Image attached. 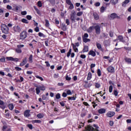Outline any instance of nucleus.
Wrapping results in <instances>:
<instances>
[{"label": "nucleus", "instance_id": "f257e3e1", "mask_svg": "<svg viewBox=\"0 0 131 131\" xmlns=\"http://www.w3.org/2000/svg\"><path fill=\"white\" fill-rule=\"evenodd\" d=\"M70 19L72 23H75V20H76V21H79V20H80V18L79 17H77L76 16V12L74 10L71 11L70 14Z\"/></svg>", "mask_w": 131, "mask_h": 131}, {"label": "nucleus", "instance_id": "f03ea898", "mask_svg": "<svg viewBox=\"0 0 131 131\" xmlns=\"http://www.w3.org/2000/svg\"><path fill=\"white\" fill-rule=\"evenodd\" d=\"M34 86L36 88L35 89L37 95H39L40 91H46V87L43 85H38L36 83H34Z\"/></svg>", "mask_w": 131, "mask_h": 131}, {"label": "nucleus", "instance_id": "7ed1b4c3", "mask_svg": "<svg viewBox=\"0 0 131 131\" xmlns=\"http://www.w3.org/2000/svg\"><path fill=\"white\" fill-rule=\"evenodd\" d=\"M1 29L2 32L5 34H8L9 33V27H8V26L6 25L5 24H2L1 25Z\"/></svg>", "mask_w": 131, "mask_h": 131}, {"label": "nucleus", "instance_id": "20e7f679", "mask_svg": "<svg viewBox=\"0 0 131 131\" xmlns=\"http://www.w3.org/2000/svg\"><path fill=\"white\" fill-rule=\"evenodd\" d=\"M27 37V32L26 31H24L21 32L20 34V39H21L22 40L25 39Z\"/></svg>", "mask_w": 131, "mask_h": 131}, {"label": "nucleus", "instance_id": "39448f33", "mask_svg": "<svg viewBox=\"0 0 131 131\" xmlns=\"http://www.w3.org/2000/svg\"><path fill=\"white\" fill-rule=\"evenodd\" d=\"M66 2L67 5H69V6H70V7H69V9H70V10H73V9H74V5L73 4L71 0H66Z\"/></svg>", "mask_w": 131, "mask_h": 131}, {"label": "nucleus", "instance_id": "423d86ee", "mask_svg": "<svg viewBox=\"0 0 131 131\" xmlns=\"http://www.w3.org/2000/svg\"><path fill=\"white\" fill-rule=\"evenodd\" d=\"M110 18L111 20H114V19H116V18L120 19V17L118 16L116 13H113L110 15Z\"/></svg>", "mask_w": 131, "mask_h": 131}, {"label": "nucleus", "instance_id": "0eeeda50", "mask_svg": "<svg viewBox=\"0 0 131 131\" xmlns=\"http://www.w3.org/2000/svg\"><path fill=\"white\" fill-rule=\"evenodd\" d=\"M94 29L95 30L96 34H98V35L101 33V27H100V26L97 25L94 26Z\"/></svg>", "mask_w": 131, "mask_h": 131}, {"label": "nucleus", "instance_id": "6e6552de", "mask_svg": "<svg viewBox=\"0 0 131 131\" xmlns=\"http://www.w3.org/2000/svg\"><path fill=\"white\" fill-rule=\"evenodd\" d=\"M106 70L110 73H114L115 72V69L112 66L108 67Z\"/></svg>", "mask_w": 131, "mask_h": 131}, {"label": "nucleus", "instance_id": "1a4fd4ad", "mask_svg": "<svg viewBox=\"0 0 131 131\" xmlns=\"http://www.w3.org/2000/svg\"><path fill=\"white\" fill-rule=\"evenodd\" d=\"M13 30L15 32H20L21 31V28L19 26H15L13 27Z\"/></svg>", "mask_w": 131, "mask_h": 131}, {"label": "nucleus", "instance_id": "9d476101", "mask_svg": "<svg viewBox=\"0 0 131 131\" xmlns=\"http://www.w3.org/2000/svg\"><path fill=\"white\" fill-rule=\"evenodd\" d=\"M115 115V112H108L106 114V116L107 117H113V116H114Z\"/></svg>", "mask_w": 131, "mask_h": 131}, {"label": "nucleus", "instance_id": "9b49d317", "mask_svg": "<svg viewBox=\"0 0 131 131\" xmlns=\"http://www.w3.org/2000/svg\"><path fill=\"white\" fill-rule=\"evenodd\" d=\"M24 116L25 117H29L30 116V110H26L24 112Z\"/></svg>", "mask_w": 131, "mask_h": 131}, {"label": "nucleus", "instance_id": "f8f14e48", "mask_svg": "<svg viewBox=\"0 0 131 131\" xmlns=\"http://www.w3.org/2000/svg\"><path fill=\"white\" fill-rule=\"evenodd\" d=\"M118 40L123 42V43H125V40H123V36L122 35H119L118 36Z\"/></svg>", "mask_w": 131, "mask_h": 131}, {"label": "nucleus", "instance_id": "ddd939ff", "mask_svg": "<svg viewBox=\"0 0 131 131\" xmlns=\"http://www.w3.org/2000/svg\"><path fill=\"white\" fill-rule=\"evenodd\" d=\"M96 47L97 49H98V50H100V51H101V52L104 51V49H103V48H102V45L100 44V43H97Z\"/></svg>", "mask_w": 131, "mask_h": 131}, {"label": "nucleus", "instance_id": "4468645a", "mask_svg": "<svg viewBox=\"0 0 131 131\" xmlns=\"http://www.w3.org/2000/svg\"><path fill=\"white\" fill-rule=\"evenodd\" d=\"M26 63H27V58H25L23 59V62L20 63V66H24Z\"/></svg>", "mask_w": 131, "mask_h": 131}, {"label": "nucleus", "instance_id": "2eb2a0df", "mask_svg": "<svg viewBox=\"0 0 131 131\" xmlns=\"http://www.w3.org/2000/svg\"><path fill=\"white\" fill-rule=\"evenodd\" d=\"M98 113L100 114H103L104 113H106V109L105 108H100L99 110H98Z\"/></svg>", "mask_w": 131, "mask_h": 131}, {"label": "nucleus", "instance_id": "dca6fc26", "mask_svg": "<svg viewBox=\"0 0 131 131\" xmlns=\"http://www.w3.org/2000/svg\"><path fill=\"white\" fill-rule=\"evenodd\" d=\"M119 0H111L110 1V3L112 5H117V4H118V1Z\"/></svg>", "mask_w": 131, "mask_h": 131}, {"label": "nucleus", "instance_id": "f3484780", "mask_svg": "<svg viewBox=\"0 0 131 131\" xmlns=\"http://www.w3.org/2000/svg\"><path fill=\"white\" fill-rule=\"evenodd\" d=\"M8 108L10 110H11V111H13V109H14V108H15V106L14 105V104L13 103H10L9 104H8Z\"/></svg>", "mask_w": 131, "mask_h": 131}, {"label": "nucleus", "instance_id": "a211bd4d", "mask_svg": "<svg viewBox=\"0 0 131 131\" xmlns=\"http://www.w3.org/2000/svg\"><path fill=\"white\" fill-rule=\"evenodd\" d=\"M89 55H90L91 56H92V57H96V52L93 50H91L89 52Z\"/></svg>", "mask_w": 131, "mask_h": 131}, {"label": "nucleus", "instance_id": "6ab92c4d", "mask_svg": "<svg viewBox=\"0 0 131 131\" xmlns=\"http://www.w3.org/2000/svg\"><path fill=\"white\" fill-rule=\"evenodd\" d=\"M37 117L38 118H39V119H40L41 118H43V117H45V114H43L42 113H39L37 115Z\"/></svg>", "mask_w": 131, "mask_h": 131}, {"label": "nucleus", "instance_id": "aec40b11", "mask_svg": "<svg viewBox=\"0 0 131 131\" xmlns=\"http://www.w3.org/2000/svg\"><path fill=\"white\" fill-rule=\"evenodd\" d=\"M125 62L127 64H131V59L128 57H125L124 59Z\"/></svg>", "mask_w": 131, "mask_h": 131}, {"label": "nucleus", "instance_id": "412c9836", "mask_svg": "<svg viewBox=\"0 0 131 131\" xmlns=\"http://www.w3.org/2000/svg\"><path fill=\"white\" fill-rule=\"evenodd\" d=\"M82 52L83 53H86V52H89V46H84Z\"/></svg>", "mask_w": 131, "mask_h": 131}, {"label": "nucleus", "instance_id": "4be33fe9", "mask_svg": "<svg viewBox=\"0 0 131 131\" xmlns=\"http://www.w3.org/2000/svg\"><path fill=\"white\" fill-rule=\"evenodd\" d=\"M73 46V49L76 53H78V49L76 47V46L73 43H72Z\"/></svg>", "mask_w": 131, "mask_h": 131}, {"label": "nucleus", "instance_id": "5701e85b", "mask_svg": "<svg viewBox=\"0 0 131 131\" xmlns=\"http://www.w3.org/2000/svg\"><path fill=\"white\" fill-rule=\"evenodd\" d=\"M29 62L30 63L33 62V55H32V54H31L29 57Z\"/></svg>", "mask_w": 131, "mask_h": 131}, {"label": "nucleus", "instance_id": "b1692460", "mask_svg": "<svg viewBox=\"0 0 131 131\" xmlns=\"http://www.w3.org/2000/svg\"><path fill=\"white\" fill-rule=\"evenodd\" d=\"M34 10H35V11H36L37 14H38V15H41V13H40V11L37 9L36 6H34Z\"/></svg>", "mask_w": 131, "mask_h": 131}, {"label": "nucleus", "instance_id": "393cba45", "mask_svg": "<svg viewBox=\"0 0 131 131\" xmlns=\"http://www.w3.org/2000/svg\"><path fill=\"white\" fill-rule=\"evenodd\" d=\"M61 29L63 30V31H66V30H67V26H66V25L62 24L61 26Z\"/></svg>", "mask_w": 131, "mask_h": 131}, {"label": "nucleus", "instance_id": "a878e982", "mask_svg": "<svg viewBox=\"0 0 131 131\" xmlns=\"http://www.w3.org/2000/svg\"><path fill=\"white\" fill-rule=\"evenodd\" d=\"M128 3H129V0H125L122 3V7H125V6H126V5L128 4Z\"/></svg>", "mask_w": 131, "mask_h": 131}, {"label": "nucleus", "instance_id": "bb28decb", "mask_svg": "<svg viewBox=\"0 0 131 131\" xmlns=\"http://www.w3.org/2000/svg\"><path fill=\"white\" fill-rule=\"evenodd\" d=\"M93 16L95 20H99V15L96 13H93Z\"/></svg>", "mask_w": 131, "mask_h": 131}, {"label": "nucleus", "instance_id": "cd10ccee", "mask_svg": "<svg viewBox=\"0 0 131 131\" xmlns=\"http://www.w3.org/2000/svg\"><path fill=\"white\" fill-rule=\"evenodd\" d=\"M32 123H41V121L39 120H34L32 121Z\"/></svg>", "mask_w": 131, "mask_h": 131}, {"label": "nucleus", "instance_id": "c85d7f7f", "mask_svg": "<svg viewBox=\"0 0 131 131\" xmlns=\"http://www.w3.org/2000/svg\"><path fill=\"white\" fill-rule=\"evenodd\" d=\"M7 128H8V126L4 125L3 127V131H11V128H8L7 129Z\"/></svg>", "mask_w": 131, "mask_h": 131}, {"label": "nucleus", "instance_id": "c756f323", "mask_svg": "<svg viewBox=\"0 0 131 131\" xmlns=\"http://www.w3.org/2000/svg\"><path fill=\"white\" fill-rule=\"evenodd\" d=\"M92 79V73L89 72L87 77V80H91Z\"/></svg>", "mask_w": 131, "mask_h": 131}, {"label": "nucleus", "instance_id": "7c9ffc66", "mask_svg": "<svg viewBox=\"0 0 131 131\" xmlns=\"http://www.w3.org/2000/svg\"><path fill=\"white\" fill-rule=\"evenodd\" d=\"M72 52V50L71 49V48H70L68 53L67 54V57H68V58H69V57H70V55H71V52Z\"/></svg>", "mask_w": 131, "mask_h": 131}, {"label": "nucleus", "instance_id": "2f4dec72", "mask_svg": "<svg viewBox=\"0 0 131 131\" xmlns=\"http://www.w3.org/2000/svg\"><path fill=\"white\" fill-rule=\"evenodd\" d=\"M21 22H22L23 23H26V24H28V23H29V21H28L26 19V18H23V19H21Z\"/></svg>", "mask_w": 131, "mask_h": 131}, {"label": "nucleus", "instance_id": "473e14b6", "mask_svg": "<svg viewBox=\"0 0 131 131\" xmlns=\"http://www.w3.org/2000/svg\"><path fill=\"white\" fill-rule=\"evenodd\" d=\"M82 39H83V41L84 42H85V43H86V42H89L90 41H91V39H89V38H85Z\"/></svg>", "mask_w": 131, "mask_h": 131}, {"label": "nucleus", "instance_id": "72a5a7b5", "mask_svg": "<svg viewBox=\"0 0 131 131\" xmlns=\"http://www.w3.org/2000/svg\"><path fill=\"white\" fill-rule=\"evenodd\" d=\"M45 26H46V27H49L50 26V23L49 22V20L45 19Z\"/></svg>", "mask_w": 131, "mask_h": 131}, {"label": "nucleus", "instance_id": "f704fd0d", "mask_svg": "<svg viewBox=\"0 0 131 131\" xmlns=\"http://www.w3.org/2000/svg\"><path fill=\"white\" fill-rule=\"evenodd\" d=\"M35 76L36 78H37V79H40V80H41V81H43V78H42V77H41L38 75H36Z\"/></svg>", "mask_w": 131, "mask_h": 131}, {"label": "nucleus", "instance_id": "c9c22d12", "mask_svg": "<svg viewBox=\"0 0 131 131\" xmlns=\"http://www.w3.org/2000/svg\"><path fill=\"white\" fill-rule=\"evenodd\" d=\"M89 37V34L88 33H84V35L82 36V39L84 38H88Z\"/></svg>", "mask_w": 131, "mask_h": 131}, {"label": "nucleus", "instance_id": "e433bc0d", "mask_svg": "<svg viewBox=\"0 0 131 131\" xmlns=\"http://www.w3.org/2000/svg\"><path fill=\"white\" fill-rule=\"evenodd\" d=\"M38 36H40V37H46V35H45V34L41 32L38 33Z\"/></svg>", "mask_w": 131, "mask_h": 131}, {"label": "nucleus", "instance_id": "4c0bfd02", "mask_svg": "<svg viewBox=\"0 0 131 131\" xmlns=\"http://www.w3.org/2000/svg\"><path fill=\"white\" fill-rule=\"evenodd\" d=\"M37 6L39 8H41L42 7V4L41 3V1H38L37 2Z\"/></svg>", "mask_w": 131, "mask_h": 131}, {"label": "nucleus", "instance_id": "58836bf2", "mask_svg": "<svg viewBox=\"0 0 131 131\" xmlns=\"http://www.w3.org/2000/svg\"><path fill=\"white\" fill-rule=\"evenodd\" d=\"M69 100H71V101H75L76 98L74 97H68Z\"/></svg>", "mask_w": 131, "mask_h": 131}, {"label": "nucleus", "instance_id": "ea45409f", "mask_svg": "<svg viewBox=\"0 0 131 131\" xmlns=\"http://www.w3.org/2000/svg\"><path fill=\"white\" fill-rule=\"evenodd\" d=\"M97 74H98V76L100 77L101 76V75H102V74H101V70H100V69H98L97 70Z\"/></svg>", "mask_w": 131, "mask_h": 131}, {"label": "nucleus", "instance_id": "a19ab883", "mask_svg": "<svg viewBox=\"0 0 131 131\" xmlns=\"http://www.w3.org/2000/svg\"><path fill=\"white\" fill-rule=\"evenodd\" d=\"M61 98V95L60 94V93H57L56 95V99H57V100H59V99H60Z\"/></svg>", "mask_w": 131, "mask_h": 131}, {"label": "nucleus", "instance_id": "79ce46f5", "mask_svg": "<svg viewBox=\"0 0 131 131\" xmlns=\"http://www.w3.org/2000/svg\"><path fill=\"white\" fill-rule=\"evenodd\" d=\"M6 60L7 61H13V57H7Z\"/></svg>", "mask_w": 131, "mask_h": 131}, {"label": "nucleus", "instance_id": "37998d69", "mask_svg": "<svg viewBox=\"0 0 131 131\" xmlns=\"http://www.w3.org/2000/svg\"><path fill=\"white\" fill-rule=\"evenodd\" d=\"M112 91H113V86L111 85L109 87V92L112 93Z\"/></svg>", "mask_w": 131, "mask_h": 131}, {"label": "nucleus", "instance_id": "c03bdc74", "mask_svg": "<svg viewBox=\"0 0 131 131\" xmlns=\"http://www.w3.org/2000/svg\"><path fill=\"white\" fill-rule=\"evenodd\" d=\"M105 7H104V6H102L100 8L101 13H104V11H105Z\"/></svg>", "mask_w": 131, "mask_h": 131}, {"label": "nucleus", "instance_id": "a18cd8bd", "mask_svg": "<svg viewBox=\"0 0 131 131\" xmlns=\"http://www.w3.org/2000/svg\"><path fill=\"white\" fill-rule=\"evenodd\" d=\"M16 53L20 54V53H22V50H21V49H20L19 48H18V49H16Z\"/></svg>", "mask_w": 131, "mask_h": 131}, {"label": "nucleus", "instance_id": "49530a36", "mask_svg": "<svg viewBox=\"0 0 131 131\" xmlns=\"http://www.w3.org/2000/svg\"><path fill=\"white\" fill-rule=\"evenodd\" d=\"M1 62H2L3 63L6 62V58L5 57H2L0 59Z\"/></svg>", "mask_w": 131, "mask_h": 131}, {"label": "nucleus", "instance_id": "de8ad7c7", "mask_svg": "<svg viewBox=\"0 0 131 131\" xmlns=\"http://www.w3.org/2000/svg\"><path fill=\"white\" fill-rule=\"evenodd\" d=\"M83 12L82 11L79 12L77 13V16H78L79 17L80 16H82V14Z\"/></svg>", "mask_w": 131, "mask_h": 131}, {"label": "nucleus", "instance_id": "09e8293b", "mask_svg": "<svg viewBox=\"0 0 131 131\" xmlns=\"http://www.w3.org/2000/svg\"><path fill=\"white\" fill-rule=\"evenodd\" d=\"M114 95H115L116 97H117L118 95V92H117V90H114Z\"/></svg>", "mask_w": 131, "mask_h": 131}, {"label": "nucleus", "instance_id": "8fccbe9b", "mask_svg": "<svg viewBox=\"0 0 131 131\" xmlns=\"http://www.w3.org/2000/svg\"><path fill=\"white\" fill-rule=\"evenodd\" d=\"M95 86H96V88H97V89H99V88H100L101 86V84H100V83H96Z\"/></svg>", "mask_w": 131, "mask_h": 131}, {"label": "nucleus", "instance_id": "3c124183", "mask_svg": "<svg viewBox=\"0 0 131 131\" xmlns=\"http://www.w3.org/2000/svg\"><path fill=\"white\" fill-rule=\"evenodd\" d=\"M67 95H72V92H71V90H68L67 91Z\"/></svg>", "mask_w": 131, "mask_h": 131}, {"label": "nucleus", "instance_id": "603ef678", "mask_svg": "<svg viewBox=\"0 0 131 131\" xmlns=\"http://www.w3.org/2000/svg\"><path fill=\"white\" fill-rule=\"evenodd\" d=\"M12 61L13 62H18V61H19V59L17 58H12Z\"/></svg>", "mask_w": 131, "mask_h": 131}, {"label": "nucleus", "instance_id": "864d4df0", "mask_svg": "<svg viewBox=\"0 0 131 131\" xmlns=\"http://www.w3.org/2000/svg\"><path fill=\"white\" fill-rule=\"evenodd\" d=\"M21 14L23 15V16H25V15L27 14V12H26V11H22L21 12Z\"/></svg>", "mask_w": 131, "mask_h": 131}, {"label": "nucleus", "instance_id": "5fc2aeb1", "mask_svg": "<svg viewBox=\"0 0 131 131\" xmlns=\"http://www.w3.org/2000/svg\"><path fill=\"white\" fill-rule=\"evenodd\" d=\"M15 69H16L17 71H21V70H22V69H21V68H19L18 67H16L15 68Z\"/></svg>", "mask_w": 131, "mask_h": 131}, {"label": "nucleus", "instance_id": "6e6d98bb", "mask_svg": "<svg viewBox=\"0 0 131 131\" xmlns=\"http://www.w3.org/2000/svg\"><path fill=\"white\" fill-rule=\"evenodd\" d=\"M34 31H35L36 32H39V28H38V27H36L35 28Z\"/></svg>", "mask_w": 131, "mask_h": 131}, {"label": "nucleus", "instance_id": "4d7b16f0", "mask_svg": "<svg viewBox=\"0 0 131 131\" xmlns=\"http://www.w3.org/2000/svg\"><path fill=\"white\" fill-rule=\"evenodd\" d=\"M55 0H47V2H49L50 4H55Z\"/></svg>", "mask_w": 131, "mask_h": 131}, {"label": "nucleus", "instance_id": "13d9d810", "mask_svg": "<svg viewBox=\"0 0 131 131\" xmlns=\"http://www.w3.org/2000/svg\"><path fill=\"white\" fill-rule=\"evenodd\" d=\"M100 5H101V3H100V2H97L95 4V6L96 7H100Z\"/></svg>", "mask_w": 131, "mask_h": 131}, {"label": "nucleus", "instance_id": "bf43d9fd", "mask_svg": "<svg viewBox=\"0 0 131 131\" xmlns=\"http://www.w3.org/2000/svg\"><path fill=\"white\" fill-rule=\"evenodd\" d=\"M27 126L29 127V128H30V129H32V128H33L32 124H28Z\"/></svg>", "mask_w": 131, "mask_h": 131}, {"label": "nucleus", "instance_id": "052dcab7", "mask_svg": "<svg viewBox=\"0 0 131 131\" xmlns=\"http://www.w3.org/2000/svg\"><path fill=\"white\" fill-rule=\"evenodd\" d=\"M66 80H71V77H69L68 75H67L66 77Z\"/></svg>", "mask_w": 131, "mask_h": 131}, {"label": "nucleus", "instance_id": "680f3d73", "mask_svg": "<svg viewBox=\"0 0 131 131\" xmlns=\"http://www.w3.org/2000/svg\"><path fill=\"white\" fill-rule=\"evenodd\" d=\"M57 85L58 86H63V85H64V83H58Z\"/></svg>", "mask_w": 131, "mask_h": 131}, {"label": "nucleus", "instance_id": "e2e57ef3", "mask_svg": "<svg viewBox=\"0 0 131 131\" xmlns=\"http://www.w3.org/2000/svg\"><path fill=\"white\" fill-rule=\"evenodd\" d=\"M66 24L68 26L70 25V23L69 22V19H67L66 20Z\"/></svg>", "mask_w": 131, "mask_h": 131}, {"label": "nucleus", "instance_id": "0e129e2a", "mask_svg": "<svg viewBox=\"0 0 131 131\" xmlns=\"http://www.w3.org/2000/svg\"><path fill=\"white\" fill-rule=\"evenodd\" d=\"M32 17L31 15H27V19H28V20H31Z\"/></svg>", "mask_w": 131, "mask_h": 131}, {"label": "nucleus", "instance_id": "69168bd1", "mask_svg": "<svg viewBox=\"0 0 131 131\" xmlns=\"http://www.w3.org/2000/svg\"><path fill=\"white\" fill-rule=\"evenodd\" d=\"M0 105H1V106H4V105H5V102L3 100H0Z\"/></svg>", "mask_w": 131, "mask_h": 131}, {"label": "nucleus", "instance_id": "338daca9", "mask_svg": "<svg viewBox=\"0 0 131 131\" xmlns=\"http://www.w3.org/2000/svg\"><path fill=\"white\" fill-rule=\"evenodd\" d=\"M7 9L8 10H12V6H11L10 5H7Z\"/></svg>", "mask_w": 131, "mask_h": 131}, {"label": "nucleus", "instance_id": "774afa93", "mask_svg": "<svg viewBox=\"0 0 131 131\" xmlns=\"http://www.w3.org/2000/svg\"><path fill=\"white\" fill-rule=\"evenodd\" d=\"M42 100H47L48 97L46 95H42Z\"/></svg>", "mask_w": 131, "mask_h": 131}]
</instances>
